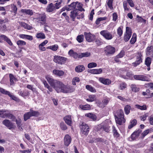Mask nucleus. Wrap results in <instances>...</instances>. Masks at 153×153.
Segmentation results:
<instances>
[{
    "label": "nucleus",
    "mask_w": 153,
    "mask_h": 153,
    "mask_svg": "<svg viewBox=\"0 0 153 153\" xmlns=\"http://www.w3.org/2000/svg\"><path fill=\"white\" fill-rule=\"evenodd\" d=\"M17 44L19 46H23L25 45L26 43L24 41L19 40L17 41Z\"/></svg>",
    "instance_id": "3c124183"
},
{
    "label": "nucleus",
    "mask_w": 153,
    "mask_h": 153,
    "mask_svg": "<svg viewBox=\"0 0 153 153\" xmlns=\"http://www.w3.org/2000/svg\"><path fill=\"white\" fill-rule=\"evenodd\" d=\"M124 117V116L120 117H115V120L116 123L119 125H121L122 124L123 122H125L126 120Z\"/></svg>",
    "instance_id": "4be33fe9"
},
{
    "label": "nucleus",
    "mask_w": 153,
    "mask_h": 153,
    "mask_svg": "<svg viewBox=\"0 0 153 153\" xmlns=\"http://www.w3.org/2000/svg\"><path fill=\"white\" fill-rule=\"evenodd\" d=\"M113 20L114 22L116 21L117 19V15L116 13H114L112 15Z\"/></svg>",
    "instance_id": "338daca9"
},
{
    "label": "nucleus",
    "mask_w": 153,
    "mask_h": 153,
    "mask_svg": "<svg viewBox=\"0 0 153 153\" xmlns=\"http://www.w3.org/2000/svg\"><path fill=\"white\" fill-rule=\"evenodd\" d=\"M0 91L2 94L8 95L9 94V93L10 92L9 91H6L5 89L1 88H0Z\"/></svg>",
    "instance_id": "bf43d9fd"
},
{
    "label": "nucleus",
    "mask_w": 153,
    "mask_h": 153,
    "mask_svg": "<svg viewBox=\"0 0 153 153\" xmlns=\"http://www.w3.org/2000/svg\"><path fill=\"white\" fill-rule=\"evenodd\" d=\"M100 34L105 39L108 40H111L114 37L111 32H110L107 30L101 31L100 32Z\"/></svg>",
    "instance_id": "39448f33"
},
{
    "label": "nucleus",
    "mask_w": 153,
    "mask_h": 153,
    "mask_svg": "<svg viewBox=\"0 0 153 153\" xmlns=\"http://www.w3.org/2000/svg\"><path fill=\"white\" fill-rule=\"evenodd\" d=\"M137 40V35L136 33L133 34L131 39L130 41V43L131 44H134Z\"/></svg>",
    "instance_id": "c9c22d12"
},
{
    "label": "nucleus",
    "mask_w": 153,
    "mask_h": 153,
    "mask_svg": "<svg viewBox=\"0 0 153 153\" xmlns=\"http://www.w3.org/2000/svg\"><path fill=\"white\" fill-rule=\"evenodd\" d=\"M142 131L140 130H138L137 131L134 132L131 135L130 138L134 140L137 138L142 132Z\"/></svg>",
    "instance_id": "f3484780"
},
{
    "label": "nucleus",
    "mask_w": 153,
    "mask_h": 153,
    "mask_svg": "<svg viewBox=\"0 0 153 153\" xmlns=\"http://www.w3.org/2000/svg\"><path fill=\"white\" fill-rule=\"evenodd\" d=\"M84 39V36L83 35H80L78 36L76 38L77 41L79 43L82 42Z\"/></svg>",
    "instance_id": "a18cd8bd"
},
{
    "label": "nucleus",
    "mask_w": 153,
    "mask_h": 153,
    "mask_svg": "<svg viewBox=\"0 0 153 153\" xmlns=\"http://www.w3.org/2000/svg\"><path fill=\"white\" fill-rule=\"evenodd\" d=\"M46 11L48 12H52L55 10V6L52 3L48 5L46 9Z\"/></svg>",
    "instance_id": "6ab92c4d"
},
{
    "label": "nucleus",
    "mask_w": 153,
    "mask_h": 153,
    "mask_svg": "<svg viewBox=\"0 0 153 153\" xmlns=\"http://www.w3.org/2000/svg\"><path fill=\"white\" fill-rule=\"evenodd\" d=\"M135 107L138 109H140L141 110H146V105H145L141 106L138 105H136Z\"/></svg>",
    "instance_id": "79ce46f5"
},
{
    "label": "nucleus",
    "mask_w": 153,
    "mask_h": 153,
    "mask_svg": "<svg viewBox=\"0 0 153 153\" xmlns=\"http://www.w3.org/2000/svg\"><path fill=\"white\" fill-rule=\"evenodd\" d=\"M84 35L86 41L89 42H91L94 41L95 39V36L91 34L90 33L85 32Z\"/></svg>",
    "instance_id": "9b49d317"
},
{
    "label": "nucleus",
    "mask_w": 153,
    "mask_h": 153,
    "mask_svg": "<svg viewBox=\"0 0 153 153\" xmlns=\"http://www.w3.org/2000/svg\"><path fill=\"white\" fill-rule=\"evenodd\" d=\"M85 69L84 66L83 65H79L76 67L75 70L77 72H81L83 71Z\"/></svg>",
    "instance_id": "c85d7f7f"
},
{
    "label": "nucleus",
    "mask_w": 153,
    "mask_h": 153,
    "mask_svg": "<svg viewBox=\"0 0 153 153\" xmlns=\"http://www.w3.org/2000/svg\"><path fill=\"white\" fill-rule=\"evenodd\" d=\"M114 116L116 117H120L124 116L123 111L122 110H118L116 113H114Z\"/></svg>",
    "instance_id": "a878e982"
},
{
    "label": "nucleus",
    "mask_w": 153,
    "mask_h": 153,
    "mask_svg": "<svg viewBox=\"0 0 153 153\" xmlns=\"http://www.w3.org/2000/svg\"><path fill=\"white\" fill-rule=\"evenodd\" d=\"M102 71L101 68L98 69H93L89 70V72L94 74H101Z\"/></svg>",
    "instance_id": "cd10ccee"
},
{
    "label": "nucleus",
    "mask_w": 153,
    "mask_h": 153,
    "mask_svg": "<svg viewBox=\"0 0 153 153\" xmlns=\"http://www.w3.org/2000/svg\"><path fill=\"white\" fill-rule=\"evenodd\" d=\"M85 116L90 118L93 121H95L97 119L96 116L95 114L91 113L85 114Z\"/></svg>",
    "instance_id": "bb28decb"
},
{
    "label": "nucleus",
    "mask_w": 153,
    "mask_h": 153,
    "mask_svg": "<svg viewBox=\"0 0 153 153\" xmlns=\"http://www.w3.org/2000/svg\"><path fill=\"white\" fill-rule=\"evenodd\" d=\"M53 73L54 74L59 76H63L64 74V72L63 71L57 70H53Z\"/></svg>",
    "instance_id": "5701e85b"
},
{
    "label": "nucleus",
    "mask_w": 153,
    "mask_h": 153,
    "mask_svg": "<svg viewBox=\"0 0 153 153\" xmlns=\"http://www.w3.org/2000/svg\"><path fill=\"white\" fill-rule=\"evenodd\" d=\"M61 3L60 2H56L55 4V10L56 9H59L61 7Z\"/></svg>",
    "instance_id": "0e129e2a"
},
{
    "label": "nucleus",
    "mask_w": 153,
    "mask_h": 153,
    "mask_svg": "<svg viewBox=\"0 0 153 153\" xmlns=\"http://www.w3.org/2000/svg\"><path fill=\"white\" fill-rule=\"evenodd\" d=\"M64 120L68 125L70 126H72V122L71 116L67 115L65 116L64 118Z\"/></svg>",
    "instance_id": "a211bd4d"
},
{
    "label": "nucleus",
    "mask_w": 153,
    "mask_h": 153,
    "mask_svg": "<svg viewBox=\"0 0 153 153\" xmlns=\"http://www.w3.org/2000/svg\"><path fill=\"white\" fill-rule=\"evenodd\" d=\"M97 66V64L95 62H91L89 63L88 65V67L89 68H91L96 67Z\"/></svg>",
    "instance_id": "09e8293b"
},
{
    "label": "nucleus",
    "mask_w": 153,
    "mask_h": 153,
    "mask_svg": "<svg viewBox=\"0 0 153 153\" xmlns=\"http://www.w3.org/2000/svg\"><path fill=\"white\" fill-rule=\"evenodd\" d=\"M30 114V113L29 112L24 114V119L25 121H26L27 120L29 119L30 117H31Z\"/></svg>",
    "instance_id": "49530a36"
},
{
    "label": "nucleus",
    "mask_w": 153,
    "mask_h": 153,
    "mask_svg": "<svg viewBox=\"0 0 153 153\" xmlns=\"http://www.w3.org/2000/svg\"><path fill=\"white\" fill-rule=\"evenodd\" d=\"M101 128L106 132L109 131V127L108 124L106 123H102L101 124Z\"/></svg>",
    "instance_id": "2f4dec72"
},
{
    "label": "nucleus",
    "mask_w": 153,
    "mask_h": 153,
    "mask_svg": "<svg viewBox=\"0 0 153 153\" xmlns=\"http://www.w3.org/2000/svg\"><path fill=\"white\" fill-rule=\"evenodd\" d=\"M82 11H84L85 10H72L71 12L70 17L72 19L73 21H74L76 17L77 19H82L84 17V13Z\"/></svg>",
    "instance_id": "f03ea898"
},
{
    "label": "nucleus",
    "mask_w": 153,
    "mask_h": 153,
    "mask_svg": "<svg viewBox=\"0 0 153 153\" xmlns=\"http://www.w3.org/2000/svg\"><path fill=\"white\" fill-rule=\"evenodd\" d=\"M6 7L7 8H11L12 9L11 12H14V13H16L17 8L16 5L14 4H11L7 6Z\"/></svg>",
    "instance_id": "7c9ffc66"
},
{
    "label": "nucleus",
    "mask_w": 153,
    "mask_h": 153,
    "mask_svg": "<svg viewBox=\"0 0 153 153\" xmlns=\"http://www.w3.org/2000/svg\"><path fill=\"white\" fill-rule=\"evenodd\" d=\"M80 128L81 132L82 134L85 135L88 134L89 131V127L88 125L82 123L80 126Z\"/></svg>",
    "instance_id": "1a4fd4ad"
},
{
    "label": "nucleus",
    "mask_w": 153,
    "mask_h": 153,
    "mask_svg": "<svg viewBox=\"0 0 153 153\" xmlns=\"http://www.w3.org/2000/svg\"><path fill=\"white\" fill-rule=\"evenodd\" d=\"M126 85L124 82H122L120 84V89L121 90H123L126 88Z\"/></svg>",
    "instance_id": "774afa93"
},
{
    "label": "nucleus",
    "mask_w": 153,
    "mask_h": 153,
    "mask_svg": "<svg viewBox=\"0 0 153 153\" xmlns=\"http://www.w3.org/2000/svg\"><path fill=\"white\" fill-rule=\"evenodd\" d=\"M6 112L5 113L4 118H8L12 119L13 121H15L16 119L15 117L12 114L9 113L7 110H6Z\"/></svg>",
    "instance_id": "412c9836"
},
{
    "label": "nucleus",
    "mask_w": 153,
    "mask_h": 153,
    "mask_svg": "<svg viewBox=\"0 0 153 153\" xmlns=\"http://www.w3.org/2000/svg\"><path fill=\"white\" fill-rule=\"evenodd\" d=\"M96 99V96L94 95H90L88 96V98L86 99L87 101L88 102H92Z\"/></svg>",
    "instance_id": "72a5a7b5"
},
{
    "label": "nucleus",
    "mask_w": 153,
    "mask_h": 153,
    "mask_svg": "<svg viewBox=\"0 0 153 153\" xmlns=\"http://www.w3.org/2000/svg\"><path fill=\"white\" fill-rule=\"evenodd\" d=\"M79 108L81 109L84 110H88L90 109V106L89 104H86L85 105H80L79 106Z\"/></svg>",
    "instance_id": "c756f323"
},
{
    "label": "nucleus",
    "mask_w": 153,
    "mask_h": 153,
    "mask_svg": "<svg viewBox=\"0 0 153 153\" xmlns=\"http://www.w3.org/2000/svg\"><path fill=\"white\" fill-rule=\"evenodd\" d=\"M55 90L57 93H67L73 92L74 89L71 86L65 85L60 81V83L59 84L58 86L55 87Z\"/></svg>",
    "instance_id": "f257e3e1"
},
{
    "label": "nucleus",
    "mask_w": 153,
    "mask_h": 153,
    "mask_svg": "<svg viewBox=\"0 0 153 153\" xmlns=\"http://www.w3.org/2000/svg\"><path fill=\"white\" fill-rule=\"evenodd\" d=\"M112 129L114 135L117 137H119V134L117 132V131L116 130L115 127L114 126H112Z\"/></svg>",
    "instance_id": "6e6d98bb"
},
{
    "label": "nucleus",
    "mask_w": 153,
    "mask_h": 153,
    "mask_svg": "<svg viewBox=\"0 0 153 153\" xmlns=\"http://www.w3.org/2000/svg\"><path fill=\"white\" fill-rule=\"evenodd\" d=\"M123 27L120 26L117 30V34L120 36H121L123 34Z\"/></svg>",
    "instance_id": "de8ad7c7"
},
{
    "label": "nucleus",
    "mask_w": 153,
    "mask_h": 153,
    "mask_svg": "<svg viewBox=\"0 0 153 153\" xmlns=\"http://www.w3.org/2000/svg\"><path fill=\"white\" fill-rule=\"evenodd\" d=\"M60 127L63 130H65L67 128V127L66 126L63 122H61L60 123Z\"/></svg>",
    "instance_id": "8fccbe9b"
},
{
    "label": "nucleus",
    "mask_w": 153,
    "mask_h": 153,
    "mask_svg": "<svg viewBox=\"0 0 153 153\" xmlns=\"http://www.w3.org/2000/svg\"><path fill=\"white\" fill-rule=\"evenodd\" d=\"M66 60V58L58 56H55L53 59V61L61 65L64 64Z\"/></svg>",
    "instance_id": "9d476101"
},
{
    "label": "nucleus",
    "mask_w": 153,
    "mask_h": 153,
    "mask_svg": "<svg viewBox=\"0 0 153 153\" xmlns=\"http://www.w3.org/2000/svg\"><path fill=\"white\" fill-rule=\"evenodd\" d=\"M109 101V98H107L105 99L102 101L103 105L105 106L107 105Z\"/></svg>",
    "instance_id": "680f3d73"
},
{
    "label": "nucleus",
    "mask_w": 153,
    "mask_h": 153,
    "mask_svg": "<svg viewBox=\"0 0 153 153\" xmlns=\"http://www.w3.org/2000/svg\"><path fill=\"white\" fill-rule=\"evenodd\" d=\"M137 123V121L136 119H133L131 120L128 128L131 129L135 126Z\"/></svg>",
    "instance_id": "473e14b6"
},
{
    "label": "nucleus",
    "mask_w": 153,
    "mask_h": 153,
    "mask_svg": "<svg viewBox=\"0 0 153 153\" xmlns=\"http://www.w3.org/2000/svg\"><path fill=\"white\" fill-rule=\"evenodd\" d=\"M82 4L78 1L73 2L67 6V11L74 10L79 9L80 10H84V9L82 8Z\"/></svg>",
    "instance_id": "7ed1b4c3"
},
{
    "label": "nucleus",
    "mask_w": 153,
    "mask_h": 153,
    "mask_svg": "<svg viewBox=\"0 0 153 153\" xmlns=\"http://www.w3.org/2000/svg\"><path fill=\"white\" fill-rule=\"evenodd\" d=\"M132 34L131 30L130 27H126V31L124 33L123 39L125 42H127L130 39Z\"/></svg>",
    "instance_id": "6e6552de"
},
{
    "label": "nucleus",
    "mask_w": 153,
    "mask_h": 153,
    "mask_svg": "<svg viewBox=\"0 0 153 153\" xmlns=\"http://www.w3.org/2000/svg\"><path fill=\"white\" fill-rule=\"evenodd\" d=\"M131 87L132 91L134 92H137L139 90V88L138 86L135 85H131Z\"/></svg>",
    "instance_id": "e433bc0d"
},
{
    "label": "nucleus",
    "mask_w": 153,
    "mask_h": 153,
    "mask_svg": "<svg viewBox=\"0 0 153 153\" xmlns=\"http://www.w3.org/2000/svg\"><path fill=\"white\" fill-rule=\"evenodd\" d=\"M106 19L105 17H100L97 19L96 22L97 25H98L100 23V22L102 21L105 20Z\"/></svg>",
    "instance_id": "603ef678"
},
{
    "label": "nucleus",
    "mask_w": 153,
    "mask_h": 153,
    "mask_svg": "<svg viewBox=\"0 0 153 153\" xmlns=\"http://www.w3.org/2000/svg\"><path fill=\"white\" fill-rule=\"evenodd\" d=\"M133 77L135 79L138 80L147 82H149L150 81L149 79L146 76L143 75H134Z\"/></svg>",
    "instance_id": "f8f14e48"
},
{
    "label": "nucleus",
    "mask_w": 153,
    "mask_h": 153,
    "mask_svg": "<svg viewBox=\"0 0 153 153\" xmlns=\"http://www.w3.org/2000/svg\"><path fill=\"white\" fill-rule=\"evenodd\" d=\"M85 88L87 90L92 92L95 93L96 92V90L95 88L91 85H87L85 86Z\"/></svg>",
    "instance_id": "f704fd0d"
},
{
    "label": "nucleus",
    "mask_w": 153,
    "mask_h": 153,
    "mask_svg": "<svg viewBox=\"0 0 153 153\" xmlns=\"http://www.w3.org/2000/svg\"><path fill=\"white\" fill-rule=\"evenodd\" d=\"M8 95L13 100L17 101L18 99L16 97L13 95L11 93H10V92L9 93Z\"/></svg>",
    "instance_id": "69168bd1"
},
{
    "label": "nucleus",
    "mask_w": 153,
    "mask_h": 153,
    "mask_svg": "<svg viewBox=\"0 0 153 153\" xmlns=\"http://www.w3.org/2000/svg\"><path fill=\"white\" fill-rule=\"evenodd\" d=\"M36 37L38 39H43L46 38L45 34L42 32H38L36 33Z\"/></svg>",
    "instance_id": "b1692460"
},
{
    "label": "nucleus",
    "mask_w": 153,
    "mask_h": 153,
    "mask_svg": "<svg viewBox=\"0 0 153 153\" xmlns=\"http://www.w3.org/2000/svg\"><path fill=\"white\" fill-rule=\"evenodd\" d=\"M71 141V138L68 134H66L64 138V143L65 145L66 146H68Z\"/></svg>",
    "instance_id": "dca6fc26"
},
{
    "label": "nucleus",
    "mask_w": 153,
    "mask_h": 153,
    "mask_svg": "<svg viewBox=\"0 0 153 153\" xmlns=\"http://www.w3.org/2000/svg\"><path fill=\"white\" fill-rule=\"evenodd\" d=\"M18 94L19 95L25 98L26 97L29 96L30 95L29 92L27 90H25L22 92V91H19L18 92Z\"/></svg>",
    "instance_id": "393cba45"
},
{
    "label": "nucleus",
    "mask_w": 153,
    "mask_h": 153,
    "mask_svg": "<svg viewBox=\"0 0 153 153\" xmlns=\"http://www.w3.org/2000/svg\"><path fill=\"white\" fill-rule=\"evenodd\" d=\"M131 108V106L129 105L125 106L124 108L125 113L126 114H128L130 112V110Z\"/></svg>",
    "instance_id": "58836bf2"
},
{
    "label": "nucleus",
    "mask_w": 153,
    "mask_h": 153,
    "mask_svg": "<svg viewBox=\"0 0 153 153\" xmlns=\"http://www.w3.org/2000/svg\"><path fill=\"white\" fill-rule=\"evenodd\" d=\"M30 115L31 117L37 116L39 115V113L38 111H33L32 109H30Z\"/></svg>",
    "instance_id": "c03bdc74"
},
{
    "label": "nucleus",
    "mask_w": 153,
    "mask_h": 153,
    "mask_svg": "<svg viewBox=\"0 0 153 153\" xmlns=\"http://www.w3.org/2000/svg\"><path fill=\"white\" fill-rule=\"evenodd\" d=\"M80 53H77L75 52L72 57L75 59L80 58Z\"/></svg>",
    "instance_id": "e2e57ef3"
},
{
    "label": "nucleus",
    "mask_w": 153,
    "mask_h": 153,
    "mask_svg": "<svg viewBox=\"0 0 153 153\" xmlns=\"http://www.w3.org/2000/svg\"><path fill=\"white\" fill-rule=\"evenodd\" d=\"M37 22L42 21L45 22L46 20V16L45 14H38L37 15V17L34 18Z\"/></svg>",
    "instance_id": "4468645a"
},
{
    "label": "nucleus",
    "mask_w": 153,
    "mask_h": 153,
    "mask_svg": "<svg viewBox=\"0 0 153 153\" xmlns=\"http://www.w3.org/2000/svg\"><path fill=\"white\" fill-rule=\"evenodd\" d=\"M58 48V46L57 44H55L53 45L49 46L48 48L52 50L55 51H56Z\"/></svg>",
    "instance_id": "a19ab883"
},
{
    "label": "nucleus",
    "mask_w": 153,
    "mask_h": 153,
    "mask_svg": "<svg viewBox=\"0 0 153 153\" xmlns=\"http://www.w3.org/2000/svg\"><path fill=\"white\" fill-rule=\"evenodd\" d=\"M148 116V115L147 114H145L140 117V119L142 121H144L146 120Z\"/></svg>",
    "instance_id": "052dcab7"
},
{
    "label": "nucleus",
    "mask_w": 153,
    "mask_h": 153,
    "mask_svg": "<svg viewBox=\"0 0 153 153\" xmlns=\"http://www.w3.org/2000/svg\"><path fill=\"white\" fill-rule=\"evenodd\" d=\"M150 130L149 129H147L144 131L141 134L143 137H144L149 133Z\"/></svg>",
    "instance_id": "4d7b16f0"
},
{
    "label": "nucleus",
    "mask_w": 153,
    "mask_h": 153,
    "mask_svg": "<svg viewBox=\"0 0 153 153\" xmlns=\"http://www.w3.org/2000/svg\"><path fill=\"white\" fill-rule=\"evenodd\" d=\"M2 123L10 129L14 128L13 124L8 120L5 119L2 122Z\"/></svg>",
    "instance_id": "ddd939ff"
},
{
    "label": "nucleus",
    "mask_w": 153,
    "mask_h": 153,
    "mask_svg": "<svg viewBox=\"0 0 153 153\" xmlns=\"http://www.w3.org/2000/svg\"><path fill=\"white\" fill-rule=\"evenodd\" d=\"M10 85H13L15 83L18 81L17 79L12 74H9Z\"/></svg>",
    "instance_id": "aec40b11"
},
{
    "label": "nucleus",
    "mask_w": 153,
    "mask_h": 153,
    "mask_svg": "<svg viewBox=\"0 0 153 153\" xmlns=\"http://www.w3.org/2000/svg\"><path fill=\"white\" fill-rule=\"evenodd\" d=\"M136 60L133 62L132 65L134 67H136L142 62L143 54L141 52H137L135 54Z\"/></svg>",
    "instance_id": "423d86ee"
},
{
    "label": "nucleus",
    "mask_w": 153,
    "mask_h": 153,
    "mask_svg": "<svg viewBox=\"0 0 153 153\" xmlns=\"http://www.w3.org/2000/svg\"><path fill=\"white\" fill-rule=\"evenodd\" d=\"M113 1V0H108L107 2V5L111 9H113L112 6Z\"/></svg>",
    "instance_id": "5fc2aeb1"
},
{
    "label": "nucleus",
    "mask_w": 153,
    "mask_h": 153,
    "mask_svg": "<svg viewBox=\"0 0 153 153\" xmlns=\"http://www.w3.org/2000/svg\"><path fill=\"white\" fill-rule=\"evenodd\" d=\"M21 11L30 16L32 15L33 14L32 11L30 10L22 9Z\"/></svg>",
    "instance_id": "4c0bfd02"
},
{
    "label": "nucleus",
    "mask_w": 153,
    "mask_h": 153,
    "mask_svg": "<svg viewBox=\"0 0 153 153\" xmlns=\"http://www.w3.org/2000/svg\"><path fill=\"white\" fill-rule=\"evenodd\" d=\"M99 81L101 83L105 85H108L111 83V82L108 79H105L102 77H99Z\"/></svg>",
    "instance_id": "2eb2a0df"
},
{
    "label": "nucleus",
    "mask_w": 153,
    "mask_h": 153,
    "mask_svg": "<svg viewBox=\"0 0 153 153\" xmlns=\"http://www.w3.org/2000/svg\"><path fill=\"white\" fill-rule=\"evenodd\" d=\"M79 81V79L78 77H75L72 80V84L73 85H76V83L78 82Z\"/></svg>",
    "instance_id": "864d4df0"
},
{
    "label": "nucleus",
    "mask_w": 153,
    "mask_h": 153,
    "mask_svg": "<svg viewBox=\"0 0 153 153\" xmlns=\"http://www.w3.org/2000/svg\"><path fill=\"white\" fill-rule=\"evenodd\" d=\"M145 62L148 67L150 66L151 63V59L149 57H147L146 59Z\"/></svg>",
    "instance_id": "ea45409f"
},
{
    "label": "nucleus",
    "mask_w": 153,
    "mask_h": 153,
    "mask_svg": "<svg viewBox=\"0 0 153 153\" xmlns=\"http://www.w3.org/2000/svg\"><path fill=\"white\" fill-rule=\"evenodd\" d=\"M80 58H82L83 57H88L90 55V53L88 52H86L83 53H80Z\"/></svg>",
    "instance_id": "37998d69"
},
{
    "label": "nucleus",
    "mask_w": 153,
    "mask_h": 153,
    "mask_svg": "<svg viewBox=\"0 0 153 153\" xmlns=\"http://www.w3.org/2000/svg\"><path fill=\"white\" fill-rule=\"evenodd\" d=\"M46 78L50 85L53 87L55 89V87L58 86L59 84L60 83V81L56 80L54 79L52 77L49 75L47 76Z\"/></svg>",
    "instance_id": "20e7f679"
},
{
    "label": "nucleus",
    "mask_w": 153,
    "mask_h": 153,
    "mask_svg": "<svg viewBox=\"0 0 153 153\" xmlns=\"http://www.w3.org/2000/svg\"><path fill=\"white\" fill-rule=\"evenodd\" d=\"M104 52L105 55L107 56L112 55L115 52V48L111 45H108L105 48Z\"/></svg>",
    "instance_id": "0eeeda50"
},
{
    "label": "nucleus",
    "mask_w": 153,
    "mask_h": 153,
    "mask_svg": "<svg viewBox=\"0 0 153 153\" xmlns=\"http://www.w3.org/2000/svg\"><path fill=\"white\" fill-rule=\"evenodd\" d=\"M125 55V51L124 50H122L117 55V57L119 58L123 57Z\"/></svg>",
    "instance_id": "13d9d810"
}]
</instances>
